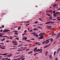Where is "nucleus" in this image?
I'll use <instances>...</instances> for the list:
<instances>
[{"label":"nucleus","instance_id":"nucleus-60","mask_svg":"<svg viewBox=\"0 0 60 60\" xmlns=\"http://www.w3.org/2000/svg\"><path fill=\"white\" fill-rule=\"evenodd\" d=\"M50 12L51 13L52 12V10H50Z\"/></svg>","mask_w":60,"mask_h":60},{"label":"nucleus","instance_id":"nucleus-42","mask_svg":"<svg viewBox=\"0 0 60 60\" xmlns=\"http://www.w3.org/2000/svg\"><path fill=\"white\" fill-rule=\"evenodd\" d=\"M50 40V39H48V40H46V42H47V41H49V40Z\"/></svg>","mask_w":60,"mask_h":60},{"label":"nucleus","instance_id":"nucleus-2","mask_svg":"<svg viewBox=\"0 0 60 60\" xmlns=\"http://www.w3.org/2000/svg\"><path fill=\"white\" fill-rule=\"evenodd\" d=\"M10 30H4V31H3V33H5V32H7L8 31H10Z\"/></svg>","mask_w":60,"mask_h":60},{"label":"nucleus","instance_id":"nucleus-34","mask_svg":"<svg viewBox=\"0 0 60 60\" xmlns=\"http://www.w3.org/2000/svg\"><path fill=\"white\" fill-rule=\"evenodd\" d=\"M12 56V55L11 54V55H10V56L9 55V56H8V57H11V56Z\"/></svg>","mask_w":60,"mask_h":60},{"label":"nucleus","instance_id":"nucleus-59","mask_svg":"<svg viewBox=\"0 0 60 60\" xmlns=\"http://www.w3.org/2000/svg\"><path fill=\"white\" fill-rule=\"evenodd\" d=\"M12 41V43H14L15 42V41Z\"/></svg>","mask_w":60,"mask_h":60},{"label":"nucleus","instance_id":"nucleus-61","mask_svg":"<svg viewBox=\"0 0 60 60\" xmlns=\"http://www.w3.org/2000/svg\"><path fill=\"white\" fill-rule=\"evenodd\" d=\"M25 35V34H22V36H24Z\"/></svg>","mask_w":60,"mask_h":60},{"label":"nucleus","instance_id":"nucleus-1","mask_svg":"<svg viewBox=\"0 0 60 60\" xmlns=\"http://www.w3.org/2000/svg\"><path fill=\"white\" fill-rule=\"evenodd\" d=\"M45 32L40 34L39 35L40 38H44L43 35H45Z\"/></svg>","mask_w":60,"mask_h":60},{"label":"nucleus","instance_id":"nucleus-27","mask_svg":"<svg viewBox=\"0 0 60 60\" xmlns=\"http://www.w3.org/2000/svg\"><path fill=\"white\" fill-rule=\"evenodd\" d=\"M17 49V48H11L10 49Z\"/></svg>","mask_w":60,"mask_h":60},{"label":"nucleus","instance_id":"nucleus-5","mask_svg":"<svg viewBox=\"0 0 60 60\" xmlns=\"http://www.w3.org/2000/svg\"><path fill=\"white\" fill-rule=\"evenodd\" d=\"M56 14H58V12H56V13L55 14H53V16H54V17H56Z\"/></svg>","mask_w":60,"mask_h":60},{"label":"nucleus","instance_id":"nucleus-12","mask_svg":"<svg viewBox=\"0 0 60 60\" xmlns=\"http://www.w3.org/2000/svg\"><path fill=\"white\" fill-rule=\"evenodd\" d=\"M27 39V38H24L22 39V40H25L26 41V40Z\"/></svg>","mask_w":60,"mask_h":60},{"label":"nucleus","instance_id":"nucleus-15","mask_svg":"<svg viewBox=\"0 0 60 60\" xmlns=\"http://www.w3.org/2000/svg\"><path fill=\"white\" fill-rule=\"evenodd\" d=\"M9 41H10L8 40H7V41H6V43H7V42H9Z\"/></svg>","mask_w":60,"mask_h":60},{"label":"nucleus","instance_id":"nucleus-17","mask_svg":"<svg viewBox=\"0 0 60 60\" xmlns=\"http://www.w3.org/2000/svg\"><path fill=\"white\" fill-rule=\"evenodd\" d=\"M46 15H47V16H49V17L50 16V15H49V14H46Z\"/></svg>","mask_w":60,"mask_h":60},{"label":"nucleus","instance_id":"nucleus-50","mask_svg":"<svg viewBox=\"0 0 60 60\" xmlns=\"http://www.w3.org/2000/svg\"><path fill=\"white\" fill-rule=\"evenodd\" d=\"M17 32H18V31H15V33H17Z\"/></svg>","mask_w":60,"mask_h":60},{"label":"nucleus","instance_id":"nucleus-45","mask_svg":"<svg viewBox=\"0 0 60 60\" xmlns=\"http://www.w3.org/2000/svg\"><path fill=\"white\" fill-rule=\"evenodd\" d=\"M23 56L21 58H20L21 59H22V58H23V57H24V56Z\"/></svg>","mask_w":60,"mask_h":60},{"label":"nucleus","instance_id":"nucleus-39","mask_svg":"<svg viewBox=\"0 0 60 60\" xmlns=\"http://www.w3.org/2000/svg\"><path fill=\"white\" fill-rule=\"evenodd\" d=\"M39 38V39H43V38Z\"/></svg>","mask_w":60,"mask_h":60},{"label":"nucleus","instance_id":"nucleus-19","mask_svg":"<svg viewBox=\"0 0 60 60\" xmlns=\"http://www.w3.org/2000/svg\"><path fill=\"white\" fill-rule=\"evenodd\" d=\"M50 41H51V42H52V41H53V39L51 38L50 39Z\"/></svg>","mask_w":60,"mask_h":60},{"label":"nucleus","instance_id":"nucleus-21","mask_svg":"<svg viewBox=\"0 0 60 60\" xmlns=\"http://www.w3.org/2000/svg\"><path fill=\"white\" fill-rule=\"evenodd\" d=\"M42 52V50H41V51H40L39 52H38V53H41V52Z\"/></svg>","mask_w":60,"mask_h":60},{"label":"nucleus","instance_id":"nucleus-25","mask_svg":"<svg viewBox=\"0 0 60 60\" xmlns=\"http://www.w3.org/2000/svg\"><path fill=\"white\" fill-rule=\"evenodd\" d=\"M46 42V41H44L42 43V44H44V43H45Z\"/></svg>","mask_w":60,"mask_h":60},{"label":"nucleus","instance_id":"nucleus-6","mask_svg":"<svg viewBox=\"0 0 60 60\" xmlns=\"http://www.w3.org/2000/svg\"><path fill=\"white\" fill-rule=\"evenodd\" d=\"M37 49H38V48L37 47L35 48L34 50V52H35V51H36L37 50Z\"/></svg>","mask_w":60,"mask_h":60},{"label":"nucleus","instance_id":"nucleus-52","mask_svg":"<svg viewBox=\"0 0 60 60\" xmlns=\"http://www.w3.org/2000/svg\"><path fill=\"white\" fill-rule=\"evenodd\" d=\"M19 59V58L18 59H14V60H18V59Z\"/></svg>","mask_w":60,"mask_h":60},{"label":"nucleus","instance_id":"nucleus-54","mask_svg":"<svg viewBox=\"0 0 60 60\" xmlns=\"http://www.w3.org/2000/svg\"><path fill=\"white\" fill-rule=\"evenodd\" d=\"M56 35V34H54L53 35V36H54V35Z\"/></svg>","mask_w":60,"mask_h":60},{"label":"nucleus","instance_id":"nucleus-33","mask_svg":"<svg viewBox=\"0 0 60 60\" xmlns=\"http://www.w3.org/2000/svg\"><path fill=\"white\" fill-rule=\"evenodd\" d=\"M12 56V55L11 54V55H10V56L9 55V56H8V57H11V56Z\"/></svg>","mask_w":60,"mask_h":60},{"label":"nucleus","instance_id":"nucleus-10","mask_svg":"<svg viewBox=\"0 0 60 60\" xmlns=\"http://www.w3.org/2000/svg\"><path fill=\"white\" fill-rule=\"evenodd\" d=\"M38 28H34L33 29V30L34 31H35L36 30H38Z\"/></svg>","mask_w":60,"mask_h":60},{"label":"nucleus","instance_id":"nucleus-16","mask_svg":"<svg viewBox=\"0 0 60 60\" xmlns=\"http://www.w3.org/2000/svg\"><path fill=\"white\" fill-rule=\"evenodd\" d=\"M0 48H2V49H5V48L4 47H0Z\"/></svg>","mask_w":60,"mask_h":60},{"label":"nucleus","instance_id":"nucleus-56","mask_svg":"<svg viewBox=\"0 0 60 60\" xmlns=\"http://www.w3.org/2000/svg\"><path fill=\"white\" fill-rule=\"evenodd\" d=\"M27 48H26V47H24V48H23V49H27Z\"/></svg>","mask_w":60,"mask_h":60},{"label":"nucleus","instance_id":"nucleus-49","mask_svg":"<svg viewBox=\"0 0 60 60\" xmlns=\"http://www.w3.org/2000/svg\"><path fill=\"white\" fill-rule=\"evenodd\" d=\"M30 32H33V30H30Z\"/></svg>","mask_w":60,"mask_h":60},{"label":"nucleus","instance_id":"nucleus-53","mask_svg":"<svg viewBox=\"0 0 60 60\" xmlns=\"http://www.w3.org/2000/svg\"><path fill=\"white\" fill-rule=\"evenodd\" d=\"M47 29H50V27L47 28Z\"/></svg>","mask_w":60,"mask_h":60},{"label":"nucleus","instance_id":"nucleus-47","mask_svg":"<svg viewBox=\"0 0 60 60\" xmlns=\"http://www.w3.org/2000/svg\"><path fill=\"white\" fill-rule=\"evenodd\" d=\"M15 39H16L17 40H19V38H16Z\"/></svg>","mask_w":60,"mask_h":60},{"label":"nucleus","instance_id":"nucleus-51","mask_svg":"<svg viewBox=\"0 0 60 60\" xmlns=\"http://www.w3.org/2000/svg\"><path fill=\"white\" fill-rule=\"evenodd\" d=\"M0 44H3V45H4V43H0Z\"/></svg>","mask_w":60,"mask_h":60},{"label":"nucleus","instance_id":"nucleus-44","mask_svg":"<svg viewBox=\"0 0 60 60\" xmlns=\"http://www.w3.org/2000/svg\"><path fill=\"white\" fill-rule=\"evenodd\" d=\"M30 50V49H26V51H27V50Z\"/></svg>","mask_w":60,"mask_h":60},{"label":"nucleus","instance_id":"nucleus-29","mask_svg":"<svg viewBox=\"0 0 60 60\" xmlns=\"http://www.w3.org/2000/svg\"><path fill=\"white\" fill-rule=\"evenodd\" d=\"M10 55H7L6 56H4V57H5L6 56H10Z\"/></svg>","mask_w":60,"mask_h":60},{"label":"nucleus","instance_id":"nucleus-46","mask_svg":"<svg viewBox=\"0 0 60 60\" xmlns=\"http://www.w3.org/2000/svg\"><path fill=\"white\" fill-rule=\"evenodd\" d=\"M2 27H3V28H4V25H3L2 26Z\"/></svg>","mask_w":60,"mask_h":60},{"label":"nucleus","instance_id":"nucleus-22","mask_svg":"<svg viewBox=\"0 0 60 60\" xmlns=\"http://www.w3.org/2000/svg\"><path fill=\"white\" fill-rule=\"evenodd\" d=\"M22 50V49H19V50H18V51H22L23 50Z\"/></svg>","mask_w":60,"mask_h":60},{"label":"nucleus","instance_id":"nucleus-55","mask_svg":"<svg viewBox=\"0 0 60 60\" xmlns=\"http://www.w3.org/2000/svg\"><path fill=\"white\" fill-rule=\"evenodd\" d=\"M59 36H60L59 35H58L57 37H56V38H58V37H59Z\"/></svg>","mask_w":60,"mask_h":60},{"label":"nucleus","instance_id":"nucleus-43","mask_svg":"<svg viewBox=\"0 0 60 60\" xmlns=\"http://www.w3.org/2000/svg\"><path fill=\"white\" fill-rule=\"evenodd\" d=\"M2 31H3V30L1 29L0 30V32H2Z\"/></svg>","mask_w":60,"mask_h":60},{"label":"nucleus","instance_id":"nucleus-3","mask_svg":"<svg viewBox=\"0 0 60 60\" xmlns=\"http://www.w3.org/2000/svg\"><path fill=\"white\" fill-rule=\"evenodd\" d=\"M52 22V21H51L50 22H47L45 23V25H46V24H50V23H51Z\"/></svg>","mask_w":60,"mask_h":60},{"label":"nucleus","instance_id":"nucleus-35","mask_svg":"<svg viewBox=\"0 0 60 60\" xmlns=\"http://www.w3.org/2000/svg\"><path fill=\"white\" fill-rule=\"evenodd\" d=\"M26 41H29V42H31V41H30V40H26Z\"/></svg>","mask_w":60,"mask_h":60},{"label":"nucleus","instance_id":"nucleus-4","mask_svg":"<svg viewBox=\"0 0 60 60\" xmlns=\"http://www.w3.org/2000/svg\"><path fill=\"white\" fill-rule=\"evenodd\" d=\"M3 37V38L7 37H8V36H3V35H1L0 36V37Z\"/></svg>","mask_w":60,"mask_h":60},{"label":"nucleus","instance_id":"nucleus-32","mask_svg":"<svg viewBox=\"0 0 60 60\" xmlns=\"http://www.w3.org/2000/svg\"><path fill=\"white\" fill-rule=\"evenodd\" d=\"M30 40H34V38L30 39Z\"/></svg>","mask_w":60,"mask_h":60},{"label":"nucleus","instance_id":"nucleus-13","mask_svg":"<svg viewBox=\"0 0 60 60\" xmlns=\"http://www.w3.org/2000/svg\"><path fill=\"white\" fill-rule=\"evenodd\" d=\"M52 19V17L50 16V17L49 18V19Z\"/></svg>","mask_w":60,"mask_h":60},{"label":"nucleus","instance_id":"nucleus-57","mask_svg":"<svg viewBox=\"0 0 60 60\" xmlns=\"http://www.w3.org/2000/svg\"><path fill=\"white\" fill-rule=\"evenodd\" d=\"M42 24H39V26H42Z\"/></svg>","mask_w":60,"mask_h":60},{"label":"nucleus","instance_id":"nucleus-48","mask_svg":"<svg viewBox=\"0 0 60 60\" xmlns=\"http://www.w3.org/2000/svg\"><path fill=\"white\" fill-rule=\"evenodd\" d=\"M14 45H18V44H14Z\"/></svg>","mask_w":60,"mask_h":60},{"label":"nucleus","instance_id":"nucleus-7","mask_svg":"<svg viewBox=\"0 0 60 60\" xmlns=\"http://www.w3.org/2000/svg\"><path fill=\"white\" fill-rule=\"evenodd\" d=\"M5 38H3V39H1L0 41H3L4 40H5Z\"/></svg>","mask_w":60,"mask_h":60},{"label":"nucleus","instance_id":"nucleus-31","mask_svg":"<svg viewBox=\"0 0 60 60\" xmlns=\"http://www.w3.org/2000/svg\"><path fill=\"white\" fill-rule=\"evenodd\" d=\"M36 37H39V35H36Z\"/></svg>","mask_w":60,"mask_h":60},{"label":"nucleus","instance_id":"nucleus-38","mask_svg":"<svg viewBox=\"0 0 60 60\" xmlns=\"http://www.w3.org/2000/svg\"><path fill=\"white\" fill-rule=\"evenodd\" d=\"M47 27H50V28H52V27H51V26H47Z\"/></svg>","mask_w":60,"mask_h":60},{"label":"nucleus","instance_id":"nucleus-37","mask_svg":"<svg viewBox=\"0 0 60 60\" xmlns=\"http://www.w3.org/2000/svg\"><path fill=\"white\" fill-rule=\"evenodd\" d=\"M38 21H37V22H34V23H35V24L36 23H38Z\"/></svg>","mask_w":60,"mask_h":60},{"label":"nucleus","instance_id":"nucleus-9","mask_svg":"<svg viewBox=\"0 0 60 60\" xmlns=\"http://www.w3.org/2000/svg\"><path fill=\"white\" fill-rule=\"evenodd\" d=\"M33 52L32 51H30V52H28V54H31V53H33Z\"/></svg>","mask_w":60,"mask_h":60},{"label":"nucleus","instance_id":"nucleus-23","mask_svg":"<svg viewBox=\"0 0 60 60\" xmlns=\"http://www.w3.org/2000/svg\"><path fill=\"white\" fill-rule=\"evenodd\" d=\"M40 51V49H38L36 50V51H37L38 52V51Z\"/></svg>","mask_w":60,"mask_h":60},{"label":"nucleus","instance_id":"nucleus-20","mask_svg":"<svg viewBox=\"0 0 60 60\" xmlns=\"http://www.w3.org/2000/svg\"><path fill=\"white\" fill-rule=\"evenodd\" d=\"M20 28H21V27H19L18 28V30H20Z\"/></svg>","mask_w":60,"mask_h":60},{"label":"nucleus","instance_id":"nucleus-40","mask_svg":"<svg viewBox=\"0 0 60 60\" xmlns=\"http://www.w3.org/2000/svg\"><path fill=\"white\" fill-rule=\"evenodd\" d=\"M53 13H54H54H55L56 12L55 11H53Z\"/></svg>","mask_w":60,"mask_h":60},{"label":"nucleus","instance_id":"nucleus-62","mask_svg":"<svg viewBox=\"0 0 60 60\" xmlns=\"http://www.w3.org/2000/svg\"><path fill=\"white\" fill-rule=\"evenodd\" d=\"M60 20V19H58L57 20Z\"/></svg>","mask_w":60,"mask_h":60},{"label":"nucleus","instance_id":"nucleus-18","mask_svg":"<svg viewBox=\"0 0 60 60\" xmlns=\"http://www.w3.org/2000/svg\"><path fill=\"white\" fill-rule=\"evenodd\" d=\"M56 51H55L54 52V53L53 55L55 56V55H56Z\"/></svg>","mask_w":60,"mask_h":60},{"label":"nucleus","instance_id":"nucleus-58","mask_svg":"<svg viewBox=\"0 0 60 60\" xmlns=\"http://www.w3.org/2000/svg\"><path fill=\"white\" fill-rule=\"evenodd\" d=\"M32 34H35V32H34V33H32Z\"/></svg>","mask_w":60,"mask_h":60},{"label":"nucleus","instance_id":"nucleus-11","mask_svg":"<svg viewBox=\"0 0 60 60\" xmlns=\"http://www.w3.org/2000/svg\"><path fill=\"white\" fill-rule=\"evenodd\" d=\"M60 49L59 48L58 49V50L57 51V53H58L59 52V51H60Z\"/></svg>","mask_w":60,"mask_h":60},{"label":"nucleus","instance_id":"nucleus-30","mask_svg":"<svg viewBox=\"0 0 60 60\" xmlns=\"http://www.w3.org/2000/svg\"><path fill=\"white\" fill-rule=\"evenodd\" d=\"M57 10L58 11H60V8H57Z\"/></svg>","mask_w":60,"mask_h":60},{"label":"nucleus","instance_id":"nucleus-8","mask_svg":"<svg viewBox=\"0 0 60 60\" xmlns=\"http://www.w3.org/2000/svg\"><path fill=\"white\" fill-rule=\"evenodd\" d=\"M57 6V4H55L54 5H53V7L54 8H55V7H56V6Z\"/></svg>","mask_w":60,"mask_h":60},{"label":"nucleus","instance_id":"nucleus-41","mask_svg":"<svg viewBox=\"0 0 60 60\" xmlns=\"http://www.w3.org/2000/svg\"><path fill=\"white\" fill-rule=\"evenodd\" d=\"M38 44V42H36V43L35 44V45H37Z\"/></svg>","mask_w":60,"mask_h":60},{"label":"nucleus","instance_id":"nucleus-36","mask_svg":"<svg viewBox=\"0 0 60 60\" xmlns=\"http://www.w3.org/2000/svg\"><path fill=\"white\" fill-rule=\"evenodd\" d=\"M26 32H27V31H26V30H25V31H24V33H26Z\"/></svg>","mask_w":60,"mask_h":60},{"label":"nucleus","instance_id":"nucleus-26","mask_svg":"<svg viewBox=\"0 0 60 60\" xmlns=\"http://www.w3.org/2000/svg\"><path fill=\"white\" fill-rule=\"evenodd\" d=\"M38 53L37 52V53H35V54L34 55V56H35V55H36L37 54H38Z\"/></svg>","mask_w":60,"mask_h":60},{"label":"nucleus","instance_id":"nucleus-14","mask_svg":"<svg viewBox=\"0 0 60 60\" xmlns=\"http://www.w3.org/2000/svg\"><path fill=\"white\" fill-rule=\"evenodd\" d=\"M49 57L50 59V58L52 59V55H50V56H49Z\"/></svg>","mask_w":60,"mask_h":60},{"label":"nucleus","instance_id":"nucleus-28","mask_svg":"<svg viewBox=\"0 0 60 60\" xmlns=\"http://www.w3.org/2000/svg\"><path fill=\"white\" fill-rule=\"evenodd\" d=\"M15 34L16 35H18V33H15L14 34Z\"/></svg>","mask_w":60,"mask_h":60},{"label":"nucleus","instance_id":"nucleus-64","mask_svg":"<svg viewBox=\"0 0 60 60\" xmlns=\"http://www.w3.org/2000/svg\"><path fill=\"white\" fill-rule=\"evenodd\" d=\"M7 60H11V59H8Z\"/></svg>","mask_w":60,"mask_h":60},{"label":"nucleus","instance_id":"nucleus-63","mask_svg":"<svg viewBox=\"0 0 60 60\" xmlns=\"http://www.w3.org/2000/svg\"><path fill=\"white\" fill-rule=\"evenodd\" d=\"M55 60H58V59H57V58H56L55 59Z\"/></svg>","mask_w":60,"mask_h":60},{"label":"nucleus","instance_id":"nucleus-24","mask_svg":"<svg viewBox=\"0 0 60 60\" xmlns=\"http://www.w3.org/2000/svg\"><path fill=\"white\" fill-rule=\"evenodd\" d=\"M49 41H48L47 42H46L45 43V44H47V43H49Z\"/></svg>","mask_w":60,"mask_h":60}]
</instances>
